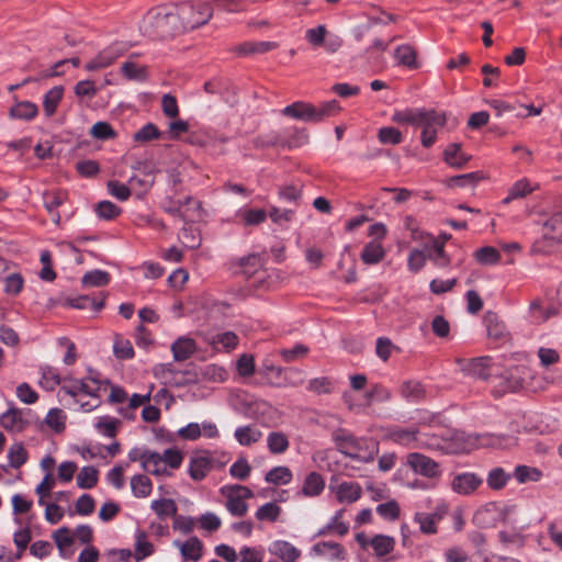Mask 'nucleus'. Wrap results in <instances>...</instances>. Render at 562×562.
Returning <instances> with one entry per match:
<instances>
[{
  "mask_svg": "<svg viewBox=\"0 0 562 562\" xmlns=\"http://www.w3.org/2000/svg\"><path fill=\"white\" fill-rule=\"evenodd\" d=\"M38 114V106L31 101H18L9 111V116L13 120L32 121Z\"/></svg>",
  "mask_w": 562,
  "mask_h": 562,
  "instance_id": "nucleus-27",
  "label": "nucleus"
},
{
  "mask_svg": "<svg viewBox=\"0 0 562 562\" xmlns=\"http://www.w3.org/2000/svg\"><path fill=\"white\" fill-rule=\"evenodd\" d=\"M67 200V192L60 190L47 191L43 194L44 206L56 225H59L60 223V213L58 212V209L63 207Z\"/></svg>",
  "mask_w": 562,
  "mask_h": 562,
  "instance_id": "nucleus-19",
  "label": "nucleus"
},
{
  "mask_svg": "<svg viewBox=\"0 0 562 562\" xmlns=\"http://www.w3.org/2000/svg\"><path fill=\"white\" fill-rule=\"evenodd\" d=\"M268 213L262 209H240L236 212V217L245 226H256L267 220Z\"/></svg>",
  "mask_w": 562,
  "mask_h": 562,
  "instance_id": "nucleus-40",
  "label": "nucleus"
},
{
  "mask_svg": "<svg viewBox=\"0 0 562 562\" xmlns=\"http://www.w3.org/2000/svg\"><path fill=\"white\" fill-rule=\"evenodd\" d=\"M331 437L338 451L345 456H347V453L352 450V446L357 439V437H355L351 432L342 428L335 430Z\"/></svg>",
  "mask_w": 562,
  "mask_h": 562,
  "instance_id": "nucleus-48",
  "label": "nucleus"
},
{
  "mask_svg": "<svg viewBox=\"0 0 562 562\" xmlns=\"http://www.w3.org/2000/svg\"><path fill=\"white\" fill-rule=\"evenodd\" d=\"M307 390L318 395L330 394L335 390V383L327 376L315 378L310 380Z\"/></svg>",
  "mask_w": 562,
  "mask_h": 562,
  "instance_id": "nucleus-61",
  "label": "nucleus"
},
{
  "mask_svg": "<svg viewBox=\"0 0 562 562\" xmlns=\"http://www.w3.org/2000/svg\"><path fill=\"white\" fill-rule=\"evenodd\" d=\"M310 555L326 558L330 561H344L347 558V550L338 542L322 541L311 548Z\"/></svg>",
  "mask_w": 562,
  "mask_h": 562,
  "instance_id": "nucleus-13",
  "label": "nucleus"
},
{
  "mask_svg": "<svg viewBox=\"0 0 562 562\" xmlns=\"http://www.w3.org/2000/svg\"><path fill=\"white\" fill-rule=\"evenodd\" d=\"M29 425L24 418L23 411L10 406L4 413L0 415V427L11 432H22Z\"/></svg>",
  "mask_w": 562,
  "mask_h": 562,
  "instance_id": "nucleus-18",
  "label": "nucleus"
},
{
  "mask_svg": "<svg viewBox=\"0 0 562 562\" xmlns=\"http://www.w3.org/2000/svg\"><path fill=\"white\" fill-rule=\"evenodd\" d=\"M281 512H282V509L278 504H276L274 502H269V503L261 505L256 510L255 517L259 521L274 522L279 519Z\"/></svg>",
  "mask_w": 562,
  "mask_h": 562,
  "instance_id": "nucleus-56",
  "label": "nucleus"
},
{
  "mask_svg": "<svg viewBox=\"0 0 562 562\" xmlns=\"http://www.w3.org/2000/svg\"><path fill=\"white\" fill-rule=\"evenodd\" d=\"M150 509L157 515L159 519H167L175 517L178 510L177 504L171 498H158L150 503Z\"/></svg>",
  "mask_w": 562,
  "mask_h": 562,
  "instance_id": "nucleus-39",
  "label": "nucleus"
},
{
  "mask_svg": "<svg viewBox=\"0 0 562 562\" xmlns=\"http://www.w3.org/2000/svg\"><path fill=\"white\" fill-rule=\"evenodd\" d=\"M41 374L40 385L46 391H53L61 382L58 371L53 367L42 368Z\"/></svg>",
  "mask_w": 562,
  "mask_h": 562,
  "instance_id": "nucleus-59",
  "label": "nucleus"
},
{
  "mask_svg": "<svg viewBox=\"0 0 562 562\" xmlns=\"http://www.w3.org/2000/svg\"><path fill=\"white\" fill-rule=\"evenodd\" d=\"M325 488V480L318 472H311L306 475L300 494L305 497L319 496Z\"/></svg>",
  "mask_w": 562,
  "mask_h": 562,
  "instance_id": "nucleus-28",
  "label": "nucleus"
},
{
  "mask_svg": "<svg viewBox=\"0 0 562 562\" xmlns=\"http://www.w3.org/2000/svg\"><path fill=\"white\" fill-rule=\"evenodd\" d=\"M395 443L416 449L432 448V445L423 438L416 428H400L390 434Z\"/></svg>",
  "mask_w": 562,
  "mask_h": 562,
  "instance_id": "nucleus-10",
  "label": "nucleus"
},
{
  "mask_svg": "<svg viewBox=\"0 0 562 562\" xmlns=\"http://www.w3.org/2000/svg\"><path fill=\"white\" fill-rule=\"evenodd\" d=\"M512 475L507 473L503 468H493L486 477V483L490 488L498 491L504 488L509 482Z\"/></svg>",
  "mask_w": 562,
  "mask_h": 562,
  "instance_id": "nucleus-53",
  "label": "nucleus"
},
{
  "mask_svg": "<svg viewBox=\"0 0 562 562\" xmlns=\"http://www.w3.org/2000/svg\"><path fill=\"white\" fill-rule=\"evenodd\" d=\"M95 213L99 218L110 221L121 214V209L113 202L104 200L97 204Z\"/></svg>",
  "mask_w": 562,
  "mask_h": 562,
  "instance_id": "nucleus-64",
  "label": "nucleus"
},
{
  "mask_svg": "<svg viewBox=\"0 0 562 562\" xmlns=\"http://www.w3.org/2000/svg\"><path fill=\"white\" fill-rule=\"evenodd\" d=\"M172 544L179 549L183 561L198 562L203 557L204 544L196 536H191L186 541L175 540Z\"/></svg>",
  "mask_w": 562,
  "mask_h": 562,
  "instance_id": "nucleus-15",
  "label": "nucleus"
},
{
  "mask_svg": "<svg viewBox=\"0 0 562 562\" xmlns=\"http://www.w3.org/2000/svg\"><path fill=\"white\" fill-rule=\"evenodd\" d=\"M290 446L288 436L282 431H271L267 436V447L273 454L284 453Z\"/></svg>",
  "mask_w": 562,
  "mask_h": 562,
  "instance_id": "nucleus-45",
  "label": "nucleus"
},
{
  "mask_svg": "<svg viewBox=\"0 0 562 562\" xmlns=\"http://www.w3.org/2000/svg\"><path fill=\"white\" fill-rule=\"evenodd\" d=\"M329 488L340 504L356 503L362 496V487L358 482L345 481L337 485H330Z\"/></svg>",
  "mask_w": 562,
  "mask_h": 562,
  "instance_id": "nucleus-14",
  "label": "nucleus"
},
{
  "mask_svg": "<svg viewBox=\"0 0 562 562\" xmlns=\"http://www.w3.org/2000/svg\"><path fill=\"white\" fill-rule=\"evenodd\" d=\"M464 370L479 379L486 380L492 374V358L490 357H479L475 359H472Z\"/></svg>",
  "mask_w": 562,
  "mask_h": 562,
  "instance_id": "nucleus-30",
  "label": "nucleus"
},
{
  "mask_svg": "<svg viewBox=\"0 0 562 562\" xmlns=\"http://www.w3.org/2000/svg\"><path fill=\"white\" fill-rule=\"evenodd\" d=\"M238 341V336L234 331L217 333L207 339L216 351H231L237 347Z\"/></svg>",
  "mask_w": 562,
  "mask_h": 562,
  "instance_id": "nucleus-26",
  "label": "nucleus"
},
{
  "mask_svg": "<svg viewBox=\"0 0 562 562\" xmlns=\"http://www.w3.org/2000/svg\"><path fill=\"white\" fill-rule=\"evenodd\" d=\"M64 95V88L61 86H55L49 89L43 99V108L46 116L55 114L58 104L60 103Z\"/></svg>",
  "mask_w": 562,
  "mask_h": 562,
  "instance_id": "nucleus-44",
  "label": "nucleus"
},
{
  "mask_svg": "<svg viewBox=\"0 0 562 562\" xmlns=\"http://www.w3.org/2000/svg\"><path fill=\"white\" fill-rule=\"evenodd\" d=\"M278 46V43L270 41L246 42L237 47V53L240 55L263 54L276 49Z\"/></svg>",
  "mask_w": 562,
  "mask_h": 562,
  "instance_id": "nucleus-41",
  "label": "nucleus"
},
{
  "mask_svg": "<svg viewBox=\"0 0 562 562\" xmlns=\"http://www.w3.org/2000/svg\"><path fill=\"white\" fill-rule=\"evenodd\" d=\"M268 550L282 562H297L302 555V551L286 540L272 541Z\"/></svg>",
  "mask_w": 562,
  "mask_h": 562,
  "instance_id": "nucleus-21",
  "label": "nucleus"
},
{
  "mask_svg": "<svg viewBox=\"0 0 562 562\" xmlns=\"http://www.w3.org/2000/svg\"><path fill=\"white\" fill-rule=\"evenodd\" d=\"M131 490L134 497L146 498L151 494L153 483L148 476L136 474L131 479Z\"/></svg>",
  "mask_w": 562,
  "mask_h": 562,
  "instance_id": "nucleus-42",
  "label": "nucleus"
},
{
  "mask_svg": "<svg viewBox=\"0 0 562 562\" xmlns=\"http://www.w3.org/2000/svg\"><path fill=\"white\" fill-rule=\"evenodd\" d=\"M485 176L482 171H473L469 173L453 176L448 180L450 187H473L484 180Z\"/></svg>",
  "mask_w": 562,
  "mask_h": 562,
  "instance_id": "nucleus-52",
  "label": "nucleus"
},
{
  "mask_svg": "<svg viewBox=\"0 0 562 562\" xmlns=\"http://www.w3.org/2000/svg\"><path fill=\"white\" fill-rule=\"evenodd\" d=\"M140 30L153 40H170L183 34L177 5H159L149 10L143 19Z\"/></svg>",
  "mask_w": 562,
  "mask_h": 562,
  "instance_id": "nucleus-1",
  "label": "nucleus"
},
{
  "mask_svg": "<svg viewBox=\"0 0 562 562\" xmlns=\"http://www.w3.org/2000/svg\"><path fill=\"white\" fill-rule=\"evenodd\" d=\"M424 111V108H406L404 110H397L393 113L392 121L398 124H411L418 126Z\"/></svg>",
  "mask_w": 562,
  "mask_h": 562,
  "instance_id": "nucleus-36",
  "label": "nucleus"
},
{
  "mask_svg": "<svg viewBox=\"0 0 562 562\" xmlns=\"http://www.w3.org/2000/svg\"><path fill=\"white\" fill-rule=\"evenodd\" d=\"M183 33L206 24L213 15L212 2H184L177 5Z\"/></svg>",
  "mask_w": 562,
  "mask_h": 562,
  "instance_id": "nucleus-3",
  "label": "nucleus"
},
{
  "mask_svg": "<svg viewBox=\"0 0 562 562\" xmlns=\"http://www.w3.org/2000/svg\"><path fill=\"white\" fill-rule=\"evenodd\" d=\"M81 283L86 288L104 286L110 283V274L104 270L94 269L83 274Z\"/></svg>",
  "mask_w": 562,
  "mask_h": 562,
  "instance_id": "nucleus-51",
  "label": "nucleus"
},
{
  "mask_svg": "<svg viewBox=\"0 0 562 562\" xmlns=\"http://www.w3.org/2000/svg\"><path fill=\"white\" fill-rule=\"evenodd\" d=\"M67 416L60 408H50L45 416L44 423L55 432L60 434L66 428Z\"/></svg>",
  "mask_w": 562,
  "mask_h": 562,
  "instance_id": "nucleus-50",
  "label": "nucleus"
},
{
  "mask_svg": "<svg viewBox=\"0 0 562 562\" xmlns=\"http://www.w3.org/2000/svg\"><path fill=\"white\" fill-rule=\"evenodd\" d=\"M370 547L378 558H382L394 550L395 539L386 535H375L370 539Z\"/></svg>",
  "mask_w": 562,
  "mask_h": 562,
  "instance_id": "nucleus-43",
  "label": "nucleus"
},
{
  "mask_svg": "<svg viewBox=\"0 0 562 562\" xmlns=\"http://www.w3.org/2000/svg\"><path fill=\"white\" fill-rule=\"evenodd\" d=\"M130 49L126 42H114L104 49H102L95 57L90 59L85 69L88 71H95L112 65L117 58L123 56Z\"/></svg>",
  "mask_w": 562,
  "mask_h": 562,
  "instance_id": "nucleus-8",
  "label": "nucleus"
},
{
  "mask_svg": "<svg viewBox=\"0 0 562 562\" xmlns=\"http://www.w3.org/2000/svg\"><path fill=\"white\" fill-rule=\"evenodd\" d=\"M542 476V473L537 468L528 465H517L514 471V477L520 484L527 482H538Z\"/></svg>",
  "mask_w": 562,
  "mask_h": 562,
  "instance_id": "nucleus-57",
  "label": "nucleus"
},
{
  "mask_svg": "<svg viewBox=\"0 0 562 562\" xmlns=\"http://www.w3.org/2000/svg\"><path fill=\"white\" fill-rule=\"evenodd\" d=\"M394 58L396 63L409 69L418 68L415 49L407 44H403L396 47L394 52Z\"/></svg>",
  "mask_w": 562,
  "mask_h": 562,
  "instance_id": "nucleus-38",
  "label": "nucleus"
},
{
  "mask_svg": "<svg viewBox=\"0 0 562 562\" xmlns=\"http://www.w3.org/2000/svg\"><path fill=\"white\" fill-rule=\"evenodd\" d=\"M447 512V505L439 506L436 513L416 512L414 521L418 524L419 530L425 535H435L438 531L437 524Z\"/></svg>",
  "mask_w": 562,
  "mask_h": 562,
  "instance_id": "nucleus-16",
  "label": "nucleus"
},
{
  "mask_svg": "<svg viewBox=\"0 0 562 562\" xmlns=\"http://www.w3.org/2000/svg\"><path fill=\"white\" fill-rule=\"evenodd\" d=\"M32 539L30 525H25L24 527L16 530L13 535V542L18 549V552L14 553V557L19 560L24 550L27 548L30 541Z\"/></svg>",
  "mask_w": 562,
  "mask_h": 562,
  "instance_id": "nucleus-58",
  "label": "nucleus"
},
{
  "mask_svg": "<svg viewBox=\"0 0 562 562\" xmlns=\"http://www.w3.org/2000/svg\"><path fill=\"white\" fill-rule=\"evenodd\" d=\"M401 395L411 403H417L422 401L426 395V390L419 381H405L400 386Z\"/></svg>",
  "mask_w": 562,
  "mask_h": 562,
  "instance_id": "nucleus-33",
  "label": "nucleus"
},
{
  "mask_svg": "<svg viewBox=\"0 0 562 562\" xmlns=\"http://www.w3.org/2000/svg\"><path fill=\"white\" fill-rule=\"evenodd\" d=\"M543 233L540 239H537L532 245L535 252H547L549 247L555 244L562 236V212H558L550 216L544 223Z\"/></svg>",
  "mask_w": 562,
  "mask_h": 562,
  "instance_id": "nucleus-9",
  "label": "nucleus"
},
{
  "mask_svg": "<svg viewBox=\"0 0 562 562\" xmlns=\"http://www.w3.org/2000/svg\"><path fill=\"white\" fill-rule=\"evenodd\" d=\"M100 384L94 379H65L59 393L69 395L74 404L83 412H91L100 405Z\"/></svg>",
  "mask_w": 562,
  "mask_h": 562,
  "instance_id": "nucleus-2",
  "label": "nucleus"
},
{
  "mask_svg": "<svg viewBox=\"0 0 562 562\" xmlns=\"http://www.w3.org/2000/svg\"><path fill=\"white\" fill-rule=\"evenodd\" d=\"M213 468V459L209 452L196 453L191 457L188 473L193 481H202Z\"/></svg>",
  "mask_w": 562,
  "mask_h": 562,
  "instance_id": "nucleus-17",
  "label": "nucleus"
},
{
  "mask_svg": "<svg viewBox=\"0 0 562 562\" xmlns=\"http://www.w3.org/2000/svg\"><path fill=\"white\" fill-rule=\"evenodd\" d=\"M262 432L254 426H240L235 429L236 441L244 447H249L260 440Z\"/></svg>",
  "mask_w": 562,
  "mask_h": 562,
  "instance_id": "nucleus-37",
  "label": "nucleus"
},
{
  "mask_svg": "<svg viewBox=\"0 0 562 562\" xmlns=\"http://www.w3.org/2000/svg\"><path fill=\"white\" fill-rule=\"evenodd\" d=\"M293 479L292 471L285 465L272 468L265 476L266 482L274 485H286Z\"/></svg>",
  "mask_w": 562,
  "mask_h": 562,
  "instance_id": "nucleus-46",
  "label": "nucleus"
},
{
  "mask_svg": "<svg viewBox=\"0 0 562 562\" xmlns=\"http://www.w3.org/2000/svg\"><path fill=\"white\" fill-rule=\"evenodd\" d=\"M483 323L488 337L499 339L506 335V326L496 313L491 311L486 312L483 317Z\"/></svg>",
  "mask_w": 562,
  "mask_h": 562,
  "instance_id": "nucleus-34",
  "label": "nucleus"
},
{
  "mask_svg": "<svg viewBox=\"0 0 562 562\" xmlns=\"http://www.w3.org/2000/svg\"><path fill=\"white\" fill-rule=\"evenodd\" d=\"M196 349L195 340L187 335L178 337L170 347L175 361H186L190 359L195 353Z\"/></svg>",
  "mask_w": 562,
  "mask_h": 562,
  "instance_id": "nucleus-23",
  "label": "nucleus"
},
{
  "mask_svg": "<svg viewBox=\"0 0 562 562\" xmlns=\"http://www.w3.org/2000/svg\"><path fill=\"white\" fill-rule=\"evenodd\" d=\"M134 550L136 561H142L155 552L154 544L148 541L147 533L142 529H137L135 532Z\"/></svg>",
  "mask_w": 562,
  "mask_h": 562,
  "instance_id": "nucleus-35",
  "label": "nucleus"
},
{
  "mask_svg": "<svg viewBox=\"0 0 562 562\" xmlns=\"http://www.w3.org/2000/svg\"><path fill=\"white\" fill-rule=\"evenodd\" d=\"M447 124V114L442 111L425 109L418 123L422 127L420 143L423 147L430 148L437 142L438 132Z\"/></svg>",
  "mask_w": 562,
  "mask_h": 562,
  "instance_id": "nucleus-6",
  "label": "nucleus"
},
{
  "mask_svg": "<svg viewBox=\"0 0 562 562\" xmlns=\"http://www.w3.org/2000/svg\"><path fill=\"white\" fill-rule=\"evenodd\" d=\"M472 159V155L462 150L460 143H450L442 153V160L453 169H462Z\"/></svg>",
  "mask_w": 562,
  "mask_h": 562,
  "instance_id": "nucleus-20",
  "label": "nucleus"
},
{
  "mask_svg": "<svg viewBox=\"0 0 562 562\" xmlns=\"http://www.w3.org/2000/svg\"><path fill=\"white\" fill-rule=\"evenodd\" d=\"M226 498L225 508L234 517H244L248 513L247 499L254 497V492L245 485L226 484L220 488Z\"/></svg>",
  "mask_w": 562,
  "mask_h": 562,
  "instance_id": "nucleus-5",
  "label": "nucleus"
},
{
  "mask_svg": "<svg viewBox=\"0 0 562 562\" xmlns=\"http://www.w3.org/2000/svg\"><path fill=\"white\" fill-rule=\"evenodd\" d=\"M483 484V479L473 472L457 473L451 490L459 495H471Z\"/></svg>",
  "mask_w": 562,
  "mask_h": 562,
  "instance_id": "nucleus-11",
  "label": "nucleus"
},
{
  "mask_svg": "<svg viewBox=\"0 0 562 562\" xmlns=\"http://www.w3.org/2000/svg\"><path fill=\"white\" fill-rule=\"evenodd\" d=\"M119 425L120 420L109 415L98 417L94 423L97 431L108 438L116 436Z\"/></svg>",
  "mask_w": 562,
  "mask_h": 562,
  "instance_id": "nucleus-47",
  "label": "nucleus"
},
{
  "mask_svg": "<svg viewBox=\"0 0 562 562\" xmlns=\"http://www.w3.org/2000/svg\"><path fill=\"white\" fill-rule=\"evenodd\" d=\"M153 374L161 384L168 387H183L199 381V375L194 370H179L171 362L156 364L153 368Z\"/></svg>",
  "mask_w": 562,
  "mask_h": 562,
  "instance_id": "nucleus-4",
  "label": "nucleus"
},
{
  "mask_svg": "<svg viewBox=\"0 0 562 562\" xmlns=\"http://www.w3.org/2000/svg\"><path fill=\"white\" fill-rule=\"evenodd\" d=\"M360 257L366 265H376L385 257V249L381 241L371 240L364 245Z\"/></svg>",
  "mask_w": 562,
  "mask_h": 562,
  "instance_id": "nucleus-32",
  "label": "nucleus"
},
{
  "mask_svg": "<svg viewBox=\"0 0 562 562\" xmlns=\"http://www.w3.org/2000/svg\"><path fill=\"white\" fill-rule=\"evenodd\" d=\"M160 136L161 133L157 126L153 123H147L134 134L133 139L136 143L144 144L154 139H158Z\"/></svg>",
  "mask_w": 562,
  "mask_h": 562,
  "instance_id": "nucleus-62",
  "label": "nucleus"
},
{
  "mask_svg": "<svg viewBox=\"0 0 562 562\" xmlns=\"http://www.w3.org/2000/svg\"><path fill=\"white\" fill-rule=\"evenodd\" d=\"M27 459L29 453L22 442H15L10 446L8 450V460L11 468H21L24 463H26Z\"/></svg>",
  "mask_w": 562,
  "mask_h": 562,
  "instance_id": "nucleus-54",
  "label": "nucleus"
},
{
  "mask_svg": "<svg viewBox=\"0 0 562 562\" xmlns=\"http://www.w3.org/2000/svg\"><path fill=\"white\" fill-rule=\"evenodd\" d=\"M526 374L525 367H514L506 371L503 379V387L505 392H516L524 386Z\"/></svg>",
  "mask_w": 562,
  "mask_h": 562,
  "instance_id": "nucleus-29",
  "label": "nucleus"
},
{
  "mask_svg": "<svg viewBox=\"0 0 562 562\" xmlns=\"http://www.w3.org/2000/svg\"><path fill=\"white\" fill-rule=\"evenodd\" d=\"M143 470L156 476H171V471L167 470L159 452L146 450V457L143 460Z\"/></svg>",
  "mask_w": 562,
  "mask_h": 562,
  "instance_id": "nucleus-25",
  "label": "nucleus"
},
{
  "mask_svg": "<svg viewBox=\"0 0 562 562\" xmlns=\"http://www.w3.org/2000/svg\"><path fill=\"white\" fill-rule=\"evenodd\" d=\"M379 451L378 442L371 438H357L352 450H350L346 457L360 462H371L374 460Z\"/></svg>",
  "mask_w": 562,
  "mask_h": 562,
  "instance_id": "nucleus-12",
  "label": "nucleus"
},
{
  "mask_svg": "<svg viewBox=\"0 0 562 562\" xmlns=\"http://www.w3.org/2000/svg\"><path fill=\"white\" fill-rule=\"evenodd\" d=\"M475 260L483 266H493L499 262L501 254L492 246H484L474 252Z\"/></svg>",
  "mask_w": 562,
  "mask_h": 562,
  "instance_id": "nucleus-55",
  "label": "nucleus"
},
{
  "mask_svg": "<svg viewBox=\"0 0 562 562\" xmlns=\"http://www.w3.org/2000/svg\"><path fill=\"white\" fill-rule=\"evenodd\" d=\"M99 479V472L93 467H83L77 475V485L80 488H92Z\"/></svg>",
  "mask_w": 562,
  "mask_h": 562,
  "instance_id": "nucleus-60",
  "label": "nucleus"
},
{
  "mask_svg": "<svg viewBox=\"0 0 562 562\" xmlns=\"http://www.w3.org/2000/svg\"><path fill=\"white\" fill-rule=\"evenodd\" d=\"M405 464L415 474L428 480H439L442 475L441 465L436 460L420 452L408 453Z\"/></svg>",
  "mask_w": 562,
  "mask_h": 562,
  "instance_id": "nucleus-7",
  "label": "nucleus"
},
{
  "mask_svg": "<svg viewBox=\"0 0 562 562\" xmlns=\"http://www.w3.org/2000/svg\"><path fill=\"white\" fill-rule=\"evenodd\" d=\"M345 512V509L337 510L329 521L317 530L314 538L326 537L331 533H336L340 537L346 536L349 532L350 527L349 522L342 520Z\"/></svg>",
  "mask_w": 562,
  "mask_h": 562,
  "instance_id": "nucleus-22",
  "label": "nucleus"
},
{
  "mask_svg": "<svg viewBox=\"0 0 562 562\" xmlns=\"http://www.w3.org/2000/svg\"><path fill=\"white\" fill-rule=\"evenodd\" d=\"M149 400H150V393H147L144 395L135 393L128 398V404L124 407H120L117 409V412L126 419H134L135 409H137L139 406L144 405Z\"/></svg>",
  "mask_w": 562,
  "mask_h": 562,
  "instance_id": "nucleus-49",
  "label": "nucleus"
},
{
  "mask_svg": "<svg viewBox=\"0 0 562 562\" xmlns=\"http://www.w3.org/2000/svg\"><path fill=\"white\" fill-rule=\"evenodd\" d=\"M340 110L339 103L336 100H330L319 104L318 106L314 105V114L313 122H319L325 117L331 116Z\"/></svg>",
  "mask_w": 562,
  "mask_h": 562,
  "instance_id": "nucleus-63",
  "label": "nucleus"
},
{
  "mask_svg": "<svg viewBox=\"0 0 562 562\" xmlns=\"http://www.w3.org/2000/svg\"><path fill=\"white\" fill-rule=\"evenodd\" d=\"M53 539L63 558H70L74 554L71 549L75 540L67 527H61L53 532Z\"/></svg>",
  "mask_w": 562,
  "mask_h": 562,
  "instance_id": "nucleus-31",
  "label": "nucleus"
},
{
  "mask_svg": "<svg viewBox=\"0 0 562 562\" xmlns=\"http://www.w3.org/2000/svg\"><path fill=\"white\" fill-rule=\"evenodd\" d=\"M281 113L291 119L313 122L314 105L308 102L296 101L283 108Z\"/></svg>",
  "mask_w": 562,
  "mask_h": 562,
  "instance_id": "nucleus-24",
  "label": "nucleus"
}]
</instances>
